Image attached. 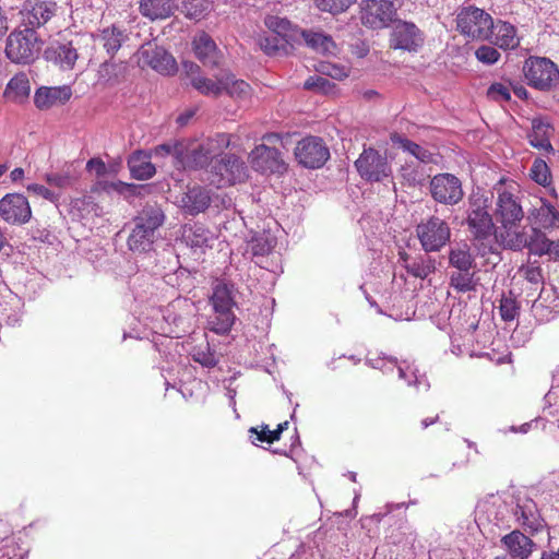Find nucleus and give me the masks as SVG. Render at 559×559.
<instances>
[{"mask_svg": "<svg viewBox=\"0 0 559 559\" xmlns=\"http://www.w3.org/2000/svg\"><path fill=\"white\" fill-rule=\"evenodd\" d=\"M31 93V84L26 73L20 72L10 79L4 90V97L13 103L21 104Z\"/></svg>", "mask_w": 559, "mask_h": 559, "instance_id": "28", "label": "nucleus"}, {"mask_svg": "<svg viewBox=\"0 0 559 559\" xmlns=\"http://www.w3.org/2000/svg\"><path fill=\"white\" fill-rule=\"evenodd\" d=\"M450 285L459 293L475 292L477 287L475 272L472 269L453 271L450 275Z\"/></svg>", "mask_w": 559, "mask_h": 559, "instance_id": "40", "label": "nucleus"}, {"mask_svg": "<svg viewBox=\"0 0 559 559\" xmlns=\"http://www.w3.org/2000/svg\"><path fill=\"white\" fill-rule=\"evenodd\" d=\"M156 239V233L134 226L128 237L127 245L131 251L144 253L153 250Z\"/></svg>", "mask_w": 559, "mask_h": 559, "instance_id": "30", "label": "nucleus"}, {"mask_svg": "<svg viewBox=\"0 0 559 559\" xmlns=\"http://www.w3.org/2000/svg\"><path fill=\"white\" fill-rule=\"evenodd\" d=\"M0 218L10 225H24L32 218L28 200L21 193H8L0 199Z\"/></svg>", "mask_w": 559, "mask_h": 559, "instance_id": "12", "label": "nucleus"}, {"mask_svg": "<svg viewBox=\"0 0 559 559\" xmlns=\"http://www.w3.org/2000/svg\"><path fill=\"white\" fill-rule=\"evenodd\" d=\"M551 131L552 129L549 123L540 119H534L532 121V131L527 135L531 145L554 153V148L550 144Z\"/></svg>", "mask_w": 559, "mask_h": 559, "instance_id": "32", "label": "nucleus"}, {"mask_svg": "<svg viewBox=\"0 0 559 559\" xmlns=\"http://www.w3.org/2000/svg\"><path fill=\"white\" fill-rule=\"evenodd\" d=\"M212 159L213 158L203 151L202 144L192 150L190 154L185 155L186 164L195 169L207 166Z\"/></svg>", "mask_w": 559, "mask_h": 559, "instance_id": "51", "label": "nucleus"}, {"mask_svg": "<svg viewBox=\"0 0 559 559\" xmlns=\"http://www.w3.org/2000/svg\"><path fill=\"white\" fill-rule=\"evenodd\" d=\"M554 288L543 287L538 298L533 304L535 317L540 321H549L558 313L557 297L552 294Z\"/></svg>", "mask_w": 559, "mask_h": 559, "instance_id": "26", "label": "nucleus"}, {"mask_svg": "<svg viewBox=\"0 0 559 559\" xmlns=\"http://www.w3.org/2000/svg\"><path fill=\"white\" fill-rule=\"evenodd\" d=\"M424 43V35L412 22L396 21L390 37L394 49L416 51Z\"/></svg>", "mask_w": 559, "mask_h": 559, "instance_id": "14", "label": "nucleus"}, {"mask_svg": "<svg viewBox=\"0 0 559 559\" xmlns=\"http://www.w3.org/2000/svg\"><path fill=\"white\" fill-rule=\"evenodd\" d=\"M530 176L538 185L546 186L549 183L550 171L544 160L536 159L531 167Z\"/></svg>", "mask_w": 559, "mask_h": 559, "instance_id": "53", "label": "nucleus"}, {"mask_svg": "<svg viewBox=\"0 0 559 559\" xmlns=\"http://www.w3.org/2000/svg\"><path fill=\"white\" fill-rule=\"evenodd\" d=\"M191 357L195 362L206 368H213L218 362L216 353L211 348L209 343L194 346L191 352Z\"/></svg>", "mask_w": 559, "mask_h": 559, "instance_id": "43", "label": "nucleus"}, {"mask_svg": "<svg viewBox=\"0 0 559 559\" xmlns=\"http://www.w3.org/2000/svg\"><path fill=\"white\" fill-rule=\"evenodd\" d=\"M519 227L501 228L499 235L496 236L504 249L521 251L526 248L528 239L524 230H520Z\"/></svg>", "mask_w": 559, "mask_h": 559, "instance_id": "36", "label": "nucleus"}, {"mask_svg": "<svg viewBox=\"0 0 559 559\" xmlns=\"http://www.w3.org/2000/svg\"><path fill=\"white\" fill-rule=\"evenodd\" d=\"M176 8L175 0H141L139 9L143 16L155 21L171 16Z\"/></svg>", "mask_w": 559, "mask_h": 559, "instance_id": "25", "label": "nucleus"}, {"mask_svg": "<svg viewBox=\"0 0 559 559\" xmlns=\"http://www.w3.org/2000/svg\"><path fill=\"white\" fill-rule=\"evenodd\" d=\"M97 38L102 41L104 49L111 57L121 48L122 43L128 38L122 29L112 25L100 31Z\"/></svg>", "mask_w": 559, "mask_h": 559, "instance_id": "37", "label": "nucleus"}, {"mask_svg": "<svg viewBox=\"0 0 559 559\" xmlns=\"http://www.w3.org/2000/svg\"><path fill=\"white\" fill-rule=\"evenodd\" d=\"M295 157L306 168L322 167L330 158V151L324 141L318 136H307L300 140L294 151Z\"/></svg>", "mask_w": 559, "mask_h": 559, "instance_id": "9", "label": "nucleus"}, {"mask_svg": "<svg viewBox=\"0 0 559 559\" xmlns=\"http://www.w3.org/2000/svg\"><path fill=\"white\" fill-rule=\"evenodd\" d=\"M395 15V5L390 0H366L360 10L361 23L372 29L386 27Z\"/></svg>", "mask_w": 559, "mask_h": 559, "instance_id": "11", "label": "nucleus"}, {"mask_svg": "<svg viewBox=\"0 0 559 559\" xmlns=\"http://www.w3.org/2000/svg\"><path fill=\"white\" fill-rule=\"evenodd\" d=\"M207 230L200 225H195L193 227H190L186 234L185 237L187 239L188 245L191 248H200L207 246L209 242V235Z\"/></svg>", "mask_w": 559, "mask_h": 559, "instance_id": "49", "label": "nucleus"}, {"mask_svg": "<svg viewBox=\"0 0 559 559\" xmlns=\"http://www.w3.org/2000/svg\"><path fill=\"white\" fill-rule=\"evenodd\" d=\"M519 272L527 282L532 284H537L543 278L540 267L537 265H524L520 269Z\"/></svg>", "mask_w": 559, "mask_h": 559, "instance_id": "60", "label": "nucleus"}, {"mask_svg": "<svg viewBox=\"0 0 559 559\" xmlns=\"http://www.w3.org/2000/svg\"><path fill=\"white\" fill-rule=\"evenodd\" d=\"M542 205L536 210L535 218L536 222L543 228L554 227L558 219V211L548 201L540 199Z\"/></svg>", "mask_w": 559, "mask_h": 559, "instance_id": "44", "label": "nucleus"}, {"mask_svg": "<svg viewBox=\"0 0 559 559\" xmlns=\"http://www.w3.org/2000/svg\"><path fill=\"white\" fill-rule=\"evenodd\" d=\"M235 287L226 282H218L211 296L213 313L207 320V329L218 335L227 334L236 320L233 308L236 306Z\"/></svg>", "mask_w": 559, "mask_h": 559, "instance_id": "1", "label": "nucleus"}, {"mask_svg": "<svg viewBox=\"0 0 559 559\" xmlns=\"http://www.w3.org/2000/svg\"><path fill=\"white\" fill-rule=\"evenodd\" d=\"M272 248V242L265 237H257L251 241V250L254 255L269 254Z\"/></svg>", "mask_w": 559, "mask_h": 559, "instance_id": "59", "label": "nucleus"}, {"mask_svg": "<svg viewBox=\"0 0 559 559\" xmlns=\"http://www.w3.org/2000/svg\"><path fill=\"white\" fill-rule=\"evenodd\" d=\"M355 166L360 177L367 181H381L392 173L386 157L371 147L364 150Z\"/></svg>", "mask_w": 559, "mask_h": 559, "instance_id": "10", "label": "nucleus"}, {"mask_svg": "<svg viewBox=\"0 0 559 559\" xmlns=\"http://www.w3.org/2000/svg\"><path fill=\"white\" fill-rule=\"evenodd\" d=\"M222 83L224 92L235 99L245 100L251 96L250 85L243 80H237L234 74H222Z\"/></svg>", "mask_w": 559, "mask_h": 559, "instance_id": "38", "label": "nucleus"}, {"mask_svg": "<svg viewBox=\"0 0 559 559\" xmlns=\"http://www.w3.org/2000/svg\"><path fill=\"white\" fill-rule=\"evenodd\" d=\"M317 7L332 14L346 11L356 0H314Z\"/></svg>", "mask_w": 559, "mask_h": 559, "instance_id": "52", "label": "nucleus"}, {"mask_svg": "<svg viewBox=\"0 0 559 559\" xmlns=\"http://www.w3.org/2000/svg\"><path fill=\"white\" fill-rule=\"evenodd\" d=\"M140 53V60L143 64L148 66L163 75L175 74L178 70L175 58L163 47L148 46L147 48H143Z\"/></svg>", "mask_w": 559, "mask_h": 559, "instance_id": "17", "label": "nucleus"}, {"mask_svg": "<svg viewBox=\"0 0 559 559\" xmlns=\"http://www.w3.org/2000/svg\"><path fill=\"white\" fill-rule=\"evenodd\" d=\"M501 319L506 322L513 321L520 313V306L512 293L502 295L499 305Z\"/></svg>", "mask_w": 559, "mask_h": 559, "instance_id": "47", "label": "nucleus"}, {"mask_svg": "<svg viewBox=\"0 0 559 559\" xmlns=\"http://www.w3.org/2000/svg\"><path fill=\"white\" fill-rule=\"evenodd\" d=\"M60 9L55 0H26L20 12L22 25L34 31L45 27Z\"/></svg>", "mask_w": 559, "mask_h": 559, "instance_id": "8", "label": "nucleus"}, {"mask_svg": "<svg viewBox=\"0 0 559 559\" xmlns=\"http://www.w3.org/2000/svg\"><path fill=\"white\" fill-rule=\"evenodd\" d=\"M72 96L71 87L68 85L53 86V87H39L34 95V104L40 109H49L56 105H63Z\"/></svg>", "mask_w": 559, "mask_h": 559, "instance_id": "21", "label": "nucleus"}, {"mask_svg": "<svg viewBox=\"0 0 559 559\" xmlns=\"http://www.w3.org/2000/svg\"><path fill=\"white\" fill-rule=\"evenodd\" d=\"M192 45L195 57L203 63V66L210 68L221 66L223 56L209 34L202 32L195 35Z\"/></svg>", "mask_w": 559, "mask_h": 559, "instance_id": "19", "label": "nucleus"}, {"mask_svg": "<svg viewBox=\"0 0 559 559\" xmlns=\"http://www.w3.org/2000/svg\"><path fill=\"white\" fill-rule=\"evenodd\" d=\"M249 158L252 167L261 173L283 174L287 169L281 152L264 144L255 146Z\"/></svg>", "mask_w": 559, "mask_h": 559, "instance_id": "15", "label": "nucleus"}, {"mask_svg": "<svg viewBox=\"0 0 559 559\" xmlns=\"http://www.w3.org/2000/svg\"><path fill=\"white\" fill-rule=\"evenodd\" d=\"M489 39L503 50L514 49L520 44L515 27L503 21H498L496 24L492 22Z\"/></svg>", "mask_w": 559, "mask_h": 559, "instance_id": "24", "label": "nucleus"}, {"mask_svg": "<svg viewBox=\"0 0 559 559\" xmlns=\"http://www.w3.org/2000/svg\"><path fill=\"white\" fill-rule=\"evenodd\" d=\"M44 57L47 61L52 62L62 70H72L79 53L72 41H56L45 49Z\"/></svg>", "mask_w": 559, "mask_h": 559, "instance_id": "18", "label": "nucleus"}, {"mask_svg": "<svg viewBox=\"0 0 559 559\" xmlns=\"http://www.w3.org/2000/svg\"><path fill=\"white\" fill-rule=\"evenodd\" d=\"M213 173L219 177V186H230L242 181L247 177V167L236 155H224L213 166Z\"/></svg>", "mask_w": 559, "mask_h": 559, "instance_id": "16", "label": "nucleus"}, {"mask_svg": "<svg viewBox=\"0 0 559 559\" xmlns=\"http://www.w3.org/2000/svg\"><path fill=\"white\" fill-rule=\"evenodd\" d=\"M43 40L33 28L14 29L7 38L5 56L19 64L32 63L40 53Z\"/></svg>", "mask_w": 559, "mask_h": 559, "instance_id": "2", "label": "nucleus"}, {"mask_svg": "<svg viewBox=\"0 0 559 559\" xmlns=\"http://www.w3.org/2000/svg\"><path fill=\"white\" fill-rule=\"evenodd\" d=\"M287 40H283L277 36H269L260 39L261 49L270 56L280 53L281 50H285Z\"/></svg>", "mask_w": 559, "mask_h": 559, "instance_id": "54", "label": "nucleus"}, {"mask_svg": "<svg viewBox=\"0 0 559 559\" xmlns=\"http://www.w3.org/2000/svg\"><path fill=\"white\" fill-rule=\"evenodd\" d=\"M206 10L205 0H186L183 2V11L189 19H200Z\"/></svg>", "mask_w": 559, "mask_h": 559, "instance_id": "55", "label": "nucleus"}, {"mask_svg": "<svg viewBox=\"0 0 559 559\" xmlns=\"http://www.w3.org/2000/svg\"><path fill=\"white\" fill-rule=\"evenodd\" d=\"M211 204L209 190L201 187L189 188L180 199V206L190 215L204 212Z\"/></svg>", "mask_w": 559, "mask_h": 559, "instance_id": "22", "label": "nucleus"}, {"mask_svg": "<svg viewBox=\"0 0 559 559\" xmlns=\"http://www.w3.org/2000/svg\"><path fill=\"white\" fill-rule=\"evenodd\" d=\"M512 512L518 523L523 527L537 531L540 526V516L537 506L531 498L518 496Z\"/></svg>", "mask_w": 559, "mask_h": 559, "instance_id": "20", "label": "nucleus"}, {"mask_svg": "<svg viewBox=\"0 0 559 559\" xmlns=\"http://www.w3.org/2000/svg\"><path fill=\"white\" fill-rule=\"evenodd\" d=\"M212 140L221 153L230 145V134L228 133H217L212 138Z\"/></svg>", "mask_w": 559, "mask_h": 559, "instance_id": "64", "label": "nucleus"}, {"mask_svg": "<svg viewBox=\"0 0 559 559\" xmlns=\"http://www.w3.org/2000/svg\"><path fill=\"white\" fill-rule=\"evenodd\" d=\"M527 239L526 248L531 253L537 255L548 253L554 255L555 260L559 257V245L549 240L540 230L534 228L532 235Z\"/></svg>", "mask_w": 559, "mask_h": 559, "instance_id": "33", "label": "nucleus"}, {"mask_svg": "<svg viewBox=\"0 0 559 559\" xmlns=\"http://www.w3.org/2000/svg\"><path fill=\"white\" fill-rule=\"evenodd\" d=\"M466 224L469 233L477 240H485L493 234L495 224L485 195L472 194L468 198Z\"/></svg>", "mask_w": 559, "mask_h": 559, "instance_id": "3", "label": "nucleus"}, {"mask_svg": "<svg viewBox=\"0 0 559 559\" xmlns=\"http://www.w3.org/2000/svg\"><path fill=\"white\" fill-rule=\"evenodd\" d=\"M266 27L274 33L273 36H277L283 40H289L292 35L289 32L292 31V23L285 17H280L276 15H269L264 21Z\"/></svg>", "mask_w": 559, "mask_h": 559, "instance_id": "45", "label": "nucleus"}, {"mask_svg": "<svg viewBox=\"0 0 559 559\" xmlns=\"http://www.w3.org/2000/svg\"><path fill=\"white\" fill-rule=\"evenodd\" d=\"M431 198L444 205H456L463 200L464 191L461 180L449 173L435 175L429 182Z\"/></svg>", "mask_w": 559, "mask_h": 559, "instance_id": "7", "label": "nucleus"}, {"mask_svg": "<svg viewBox=\"0 0 559 559\" xmlns=\"http://www.w3.org/2000/svg\"><path fill=\"white\" fill-rule=\"evenodd\" d=\"M316 70L318 73L334 80H344L349 74V69L346 66L330 61H320L316 66Z\"/></svg>", "mask_w": 559, "mask_h": 559, "instance_id": "48", "label": "nucleus"}, {"mask_svg": "<svg viewBox=\"0 0 559 559\" xmlns=\"http://www.w3.org/2000/svg\"><path fill=\"white\" fill-rule=\"evenodd\" d=\"M391 141L393 144L401 147L404 152L409 153L416 157L419 162L425 164L437 163V154L430 152L428 148L420 146L419 144L402 136L401 134H391Z\"/></svg>", "mask_w": 559, "mask_h": 559, "instance_id": "31", "label": "nucleus"}, {"mask_svg": "<svg viewBox=\"0 0 559 559\" xmlns=\"http://www.w3.org/2000/svg\"><path fill=\"white\" fill-rule=\"evenodd\" d=\"M301 37L309 48L319 53H335L336 45L330 35L322 32L301 31Z\"/></svg>", "mask_w": 559, "mask_h": 559, "instance_id": "34", "label": "nucleus"}, {"mask_svg": "<svg viewBox=\"0 0 559 559\" xmlns=\"http://www.w3.org/2000/svg\"><path fill=\"white\" fill-rule=\"evenodd\" d=\"M45 179L50 186L57 188H67L74 182V177L70 171L46 174Z\"/></svg>", "mask_w": 559, "mask_h": 559, "instance_id": "57", "label": "nucleus"}, {"mask_svg": "<svg viewBox=\"0 0 559 559\" xmlns=\"http://www.w3.org/2000/svg\"><path fill=\"white\" fill-rule=\"evenodd\" d=\"M26 189L28 192H32L35 195L41 197L46 200H49V201L57 200V195L51 190H49L48 188H46L43 185L31 183L26 187Z\"/></svg>", "mask_w": 559, "mask_h": 559, "instance_id": "61", "label": "nucleus"}, {"mask_svg": "<svg viewBox=\"0 0 559 559\" xmlns=\"http://www.w3.org/2000/svg\"><path fill=\"white\" fill-rule=\"evenodd\" d=\"M154 157L174 156L178 162L185 163V146L178 141H171L155 146L152 151Z\"/></svg>", "mask_w": 559, "mask_h": 559, "instance_id": "46", "label": "nucleus"}, {"mask_svg": "<svg viewBox=\"0 0 559 559\" xmlns=\"http://www.w3.org/2000/svg\"><path fill=\"white\" fill-rule=\"evenodd\" d=\"M150 155L138 151L133 153L128 159V167L131 174V177L136 180H147L152 178L156 168L154 164L150 160Z\"/></svg>", "mask_w": 559, "mask_h": 559, "instance_id": "29", "label": "nucleus"}, {"mask_svg": "<svg viewBox=\"0 0 559 559\" xmlns=\"http://www.w3.org/2000/svg\"><path fill=\"white\" fill-rule=\"evenodd\" d=\"M487 97L493 102H509L511 98L510 90L502 83H492L487 90Z\"/></svg>", "mask_w": 559, "mask_h": 559, "instance_id": "58", "label": "nucleus"}, {"mask_svg": "<svg viewBox=\"0 0 559 559\" xmlns=\"http://www.w3.org/2000/svg\"><path fill=\"white\" fill-rule=\"evenodd\" d=\"M502 543L512 557L516 559H526L534 546L532 539L520 531H513L506 535L502 538Z\"/></svg>", "mask_w": 559, "mask_h": 559, "instance_id": "27", "label": "nucleus"}, {"mask_svg": "<svg viewBox=\"0 0 559 559\" xmlns=\"http://www.w3.org/2000/svg\"><path fill=\"white\" fill-rule=\"evenodd\" d=\"M523 71L531 86L547 90L558 70L556 64L547 58L531 57L525 61Z\"/></svg>", "mask_w": 559, "mask_h": 559, "instance_id": "13", "label": "nucleus"}, {"mask_svg": "<svg viewBox=\"0 0 559 559\" xmlns=\"http://www.w3.org/2000/svg\"><path fill=\"white\" fill-rule=\"evenodd\" d=\"M495 191L497 192L495 216L500 228L520 226L524 218V211L519 197L503 188L501 182L495 187Z\"/></svg>", "mask_w": 559, "mask_h": 559, "instance_id": "6", "label": "nucleus"}, {"mask_svg": "<svg viewBox=\"0 0 559 559\" xmlns=\"http://www.w3.org/2000/svg\"><path fill=\"white\" fill-rule=\"evenodd\" d=\"M492 17L481 9L469 7L464 8L456 17L459 32L471 38L487 40L492 28Z\"/></svg>", "mask_w": 559, "mask_h": 559, "instance_id": "5", "label": "nucleus"}, {"mask_svg": "<svg viewBox=\"0 0 559 559\" xmlns=\"http://www.w3.org/2000/svg\"><path fill=\"white\" fill-rule=\"evenodd\" d=\"M406 271L412 276L424 280L436 271V260L427 254L415 257L407 263Z\"/></svg>", "mask_w": 559, "mask_h": 559, "instance_id": "39", "label": "nucleus"}, {"mask_svg": "<svg viewBox=\"0 0 559 559\" xmlns=\"http://www.w3.org/2000/svg\"><path fill=\"white\" fill-rule=\"evenodd\" d=\"M182 69L187 78L189 79L190 84L193 78L202 75L200 67L192 61H183Z\"/></svg>", "mask_w": 559, "mask_h": 559, "instance_id": "62", "label": "nucleus"}, {"mask_svg": "<svg viewBox=\"0 0 559 559\" xmlns=\"http://www.w3.org/2000/svg\"><path fill=\"white\" fill-rule=\"evenodd\" d=\"M304 87L309 91H314L323 94L331 93L335 84L330 82L328 79H325L322 74L321 75H312L309 76L305 83Z\"/></svg>", "mask_w": 559, "mask_h": 559, "instance_id": "50", "label": "nucleus"}, {"mask_svg": "<svg viewBox=\"0 0 559 559\" xmlns=\"http://www.w3.org/2000/svg\"><path fill=\"white\" fill-rule=\"evenodd\" d=\"M123 66L114 61H105L98 69V82L106 85H115L119 82L123 72Z\"/></svg>", "mask_w": 559, "mask_h": 559, "instance_id": "42", "label": "nucleus"}, {"mask_svg": "<svg viewBox=\"0 0 559 559\" xmlns=\"http://www.w3.org/2000/svg\"><path fill=\"white\" fill-rule=\"evenodd\" d=\"M416 235L426 253L438 252L450 241L451 229L444 219L433 215L416 226Z\"/></svg>", "mask_w": 559, "mask_h": 559, "instance_id": "4", "label": "nucleus"}, {"mask_svg": "<svg viewBox=\"0 0 559 559\" xmlns=\"http://www.w3.org/2000/svg\"><path fill=\"white\" fill-rule=\"evenodd\" d=\"M190 85L204 96L218 97L224 93L222 75L215 81L203 75L195 76L192 79Z\"/></svg>", "mask_w": 559, "mask_h": 559, "instance_id": "41", "label": "nucleus"}, {"mask_svg": "<svg viewBox=\"0 0 559 559\" xmlns=\"http://www.w3.org/2000/svg\"><path fill=\"white\" fill-rule=\"evenodd\" d=\"M475 56L479 62L490 66L499 60L500 52L492 46L483 45L476 49Z\"/></svg>", "mask_w": 559, "mask_h": 559, "instance_id": "56", "label": "nucleus"}, {"mask_svg": "<svg viewBox=\"0 0 559 559\" xmlns=\"http://www.w3.org/2000/svg\"><path fill=\"white\" fill-rule=\"evenodd\" d=\"M449 264L454 267L455 271L473 269L475 266V258L471 252L469 246L465 242L452 246L449 251Z\"/></svg>", "mask_w": 559, "mask_h": 559, "instance_id": "35", "label": "nucleus"}, {"mask_svg": "<svg viewBox=\"0 0 559 559\" xmlns=\"http://www.w3.org/2000/svg\"><path fill=\"white\" fill-rule=\"evenodd\" d=\"M397 369H399V376L401 379H404L405 381H407L408 384H417L416 372H415V370L411 369L409 366H407V367L399 366Z\"/></svg>", "mask_w": 559, "mask_h": 559, "instance_id": "63", "label": "nucleus"}, {"mask_svg": "<svg viewBox=\"0 0 559 559\" xmlns=\"http://www.w3.org/2000/svg\"><path fill=\"white\" fill-rule=\"evenodd\" d=\"M166 215L163 209L156 203H147L134 217V226L145 228L157 234L164 225Z\"/></svg>", "mask_w": 559, "mask_h": 559, "instance_id": "23", "label": "nucleus"}]
</instances>
